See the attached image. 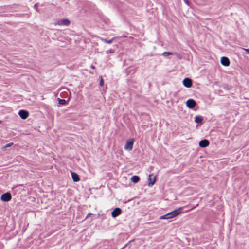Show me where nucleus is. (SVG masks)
<instances>
[{
    "label": "nucleus",
    "instance_id": "21",
    "mask_svg": "<svg viewBox=\"0 0 249 249\" xmlns=\"http://www.w3.org/2000/svg\"><path fill=\"white\" fill-rule=\"evenodd\" d=\"M105 215V213H102L101 212L99 213L97 215V218H99L101 216H104Z\"/></svg>",
    "mask_w": 249,
    "mask_h": 249
},
{
    "label": "nucleus",
    "instance_id": "1",
    "mask_svg": "<svg viewBox=\"0 0 249 249\" xmlns=\"http://www.w3.org/2000/svg\"><path fill=\"white\" fill-rule=\"evenodd\" d=\"M134 142V139H129L127 140L124 147V149L128 151L131 150L133 148Z\"/></svg>",
    "mask_w": 249,
    "mask_h": 249
},
{
    "label": "nucleus",
    "instance_id": "20",
    "mask_svg": "<svg viewBox=\"0 0 249 249\" xmlns=\"http://www.w3.org/2000/svg\"><path fill=\"white\" fill-rule=\"evenodd\" d=\"M99 85L100 86H103L104 85V80L102 77H101V79L99 82Z\"/></svg>",
    "mask_w": 249,
    "mask_h": 249
},
{
    "label": "nucleus",
    "instance_id": "2",
    "mask_svg": "<svg viewBox=\"0 0 249 249\" xmlns=\"http://www.w3.org/2000/svg\"><path fill=\"white\" fill-rule=\"evenodd\" d=\"M12 196L9 192H6L3 194L1 196L0 199L3 202H8L11 200Z\"/></svg>",
    "mask_w": 249,
    "mask_h": 249
},
{
    "label": "nucleus",
    "instance_id": "23",
    "mask_svg": "<svg viewBox=\"0 0 249 249\" xmlns=\"http://www.w3.org/2000/svg\"><path fill=\"white\" fill-rule=\"evenodd\" d=\"M89 216H95V214H93V213H89L87 214V215L86 216L85 219H86L87 218H88Z\"/></svg>",
    "mask_w": 249,
    "mask_h": 249
},
{
    "label": "nucleus",
    "instance_id": "31",
    "mask_svg": "<svg viewBox=\"0 0 249 249\" xmlns=\"http://www.w3.org/2000/svg\"><path fill=\"white\" fill-rule=\"evenodd\" d=\"M2 122V121L1 120H0V123H1Z\"/></svg>",
    "mask_w": 249,
    "mask_h": 249
},
{
    "label": "nucleus",
    "instance_id": "7",
    "mask_svg": "<svg viewBox=\"0 0 249 249\" xmlns=\"http://www.w3.org/2000/svg\"><path fill=\"white\" fill-rule=\"evenodd\" d=\"M70 24V21L68 19H63L59 20L56 24L60 26H68Z\"/></svg>",
    "mask_w": 249,
    "mask_h": 249
},
{
    "label": "nucleus",
    "instance_id": "19",
    "mask_svg": "<svg viewBox=\"0 0 249 249\" xmlns=\"http://www.w3.org/2000/svg\"><path fill=\"white\" fill-rule=\"evenodd\" d=\"M115 52V50L114 49H109V50H106V53L107 54H108V53H114Z\"/></svg>",
    "mask_w": 249,
    "mask_h": 249
},
{
    "label": "nucleus",
    "instance_id": "8",
    "mask_svg": "<svg viewBox=\"0 0 249 249\" xmlns=\"http://www.w3.org/2000/svg\"><path fill=\"white\" fill-rule=\"evenodd\" d=\"M220 61L221 64L224 66H229L230 64L229 59L226 56H222Z\"/></svg>",
    "mask_w": 249,
    "mask_h": 249
},
{
    "label": "nucleus",
    "instance_id": "18",
    "mask_svg": "<svg viewBox=\"0 0 249 249\" xmlns=\"http://www.w3.org/2000/svg\"><path fill=\"white\" fill-rule=\"evenodd\" d=\"M113 38L111 39H103V41L107 43L111 44L113 42Z\"/></svg>",
    "mask_w": 249,
    "mask_h": 249
},
{
    "label": "nucleus",
    "instance_id": "28",
    "mask_svg": "<svg viewBox=\"0 0 249 249\" xmlns=\"http://www.w3.org/2000/svg\"><path fill=\"white\" fill-rule=\"evenodd\" d=\"M90 68H91V69H94L95 68V67L94 65H91L90 66Z\"/></svg>",
    "mask_w": 249,
    "mask_h": 249
},
{
    "label": "nucleus",
    "instance_id": "13",
    "mask_svg": "<svg viewBox=\"0 0 249 249\" xmlns=\"http://www.w3.org/2000/svg\"><path fill=\"white\" fill-rule=\"evenodd\" d=\"M173 218L170 212L167 214L160 216V219H169Z\"/></svg>",
    "mask_w": 249,
    "mask_h": 249
},
{
    "label": "nucleus",
    "instance_id": "30",
    "mask_svg": "<svg viewBox=\"0 0 249 249\" xmlns=\"http://www.w3.org/2000/svg\"><path fill=\"white\" fill-rule=\"evenodd\" d=\"M105 219V217H104L103 218V219L104 220V219Z\"/></svg>",
    "mask_w": 249,
    "mask_h": 249
},
{
    "label": "nucleus",
    "instance_id": "15",
    "mask_svg": "<svg viewBox=\"0 0 249 249\" xmlns=\"http://www.w3.org/2000/svg\"><path fill=\"white\" fill-rule=\"evenodd\" d=\"M139 180H140L139 177L138 176H136V175L133 176L131 178V181L134 183H136L138 182Z\"/></svg>",
    "mask_w": 249,
    "mask_h": 249
},
{
    "label": "nucleus",
    "instance_id": "29",
    "mask_svg": "<svg viewBox=\"0 0 249 249\" xmlns=\"http://www.w3.org/2000/svg\"><path fill=\"white\" fill-rule=\"evenodd\" d=\"M127 244H125L123 247L121 248L120 249H124V248L127 246Z\"/></svg>",
    "mask_w": 249,
    "mask_h": 249
},
{
    "label": "nucleus",
    "instance_id": "25",
    "mask_svg": "<svg viewBox=\"0 0 249 249\" xmlns=\"http://www.w3.org/2000/svg\"><path fill=\"white\" fill-rule=\"evenodd\" d=\"M92 216V218L91 219V221L96 219V218H97V216H96V215L95 214V216Z\"/></svg>",
    "mask_w": 249,
    "mask_h": 249
},
{
    "label": "nucleus",
    "instance_id": "6",
    "mask_svg": "<svg viewBox=\"0 0 249 249\" xmlns=\"http://www.w3.org/2000/svg\"><path fill=\"white\" fill-rule=\"evenodd\" d=\"M18 115L22 119H26L29 116V112L26 110H20L18 112Z\"/></svg>",
    "mask_w": 249,
    "mask_h": 249
},
{
    "label": "nucleus",
    "instance_id": "11",
    "mask_svg": "<svg viewBox=\"0 0 249 249\" xmlns=\"http://www.w3.org/2000/svg\"><path fill=\"white\" fill-rule=\"evenodd\" d=\"M71 174L72 179L74 182H77L80 180V177L76 173L71 171Z\"/></svg>",
    "mask_w": 249,
    "mask_h": 249
},
{
    "label": "nucleus",
    "instance_id": "27",
    "mask_svg": "<svg viewBox=\"0 0 249 249\" xmlns=\"http://www.w3.org/2000/svg\"><path fill=\"white\" fill-rule=\"evenodd\" d=\"M37 3H36V4H35V5L34 6V8H35L36 11L37 10Z\"/></svg>",
    "mask_w": 249,
    "mask_h": 249
},
{
    "label": "nucleus",
    "instance_id": "16",
    "mask_svg": "<svg viewBox=\"0 0 249 249\" xmlns=\"http://www.w3.org/2000/svg\"><path fill=\"white\" fill-rule=\"evenodd\" d=\"M58 103L60 105H65L66 104V101L63 99L58 98Z\"/></svg>",
    "mask_w": 249,
    "mask_h": 249
},
{
    "label": "nucleus",
    "instance_id": "26",
    "mask_svg": "<svg viewBox=\"0 0 249 249\" xmlns=\"http://www.w3.org/2000/svg\"><path fill=\"white\" fill-rule=\"evenodd\" d=\"M185 3L187 4L188 5H189V1L187 0H184Z\"/></svg>",
    "mask_w": 249,
    "mask_h": 249
},
{
    "label": "nucleus",
    "instance_id": "10",
    "mask_svg": "<svg viewBox=\"0 0 249 249\" xmlns=\"http://www.w3.org/2000/svg\"><path fill=\"white\" fill-rule=\"evenodd\" d=\"M181 210H182V208L180 207L178 209H177L174 210L172 211V212H171L170 213H171L172 218H174L176 216L179 215L181 212Z\"/></svg>",
    "mask_w": 249,
    "mask_h": 249
},
{
    "label": "nucleus",
    "instance_id": "14",
    "mask_svg": "<svg viewBox=\"0 0 249 249\" xmlns=\"http://www.w3.org/2000/svg\"><path fill=\"white\" fill-rule=\"evenodd\" d=\"M203 117L201 116L197 115L195 117V122L198 124L202 123Z\"/></svg>",
    "mask_w": 249,
    "mask_h": 249
},
{
    "label": "nucleus",
    "instance_id": "17",
    "mask_svg": "<svg viewBox=\"0 0 249 249\" xmlns=\"http://www.w3.org/2000/svg\"><path fill=\"white\" fill-rule=\"evenodd\" d=\"M172 54H173V53L171 52H164L162 53V55L164 57H166L168 55H172Z\"/></svg>",
    "mask_w": 249,
    "mask_h": 249
},
{
    "label": "nucleus",
    "instance_id": "3",
    "mask_svg": "<svg viewBox=\"0 0 249 249\" xmlns=\"http://www.w3.org/2000/svg\"><path fill=\"white\" fill-rule=\"evenodd\" d=\"M186 105L190 109H193L196 106V102L193 99H189L186 102Z\"/></svg>",
    "mask_w": 249,
    "mask_h": 249
},
{
    "label": "nucleus",
    "instance_id": "24",
    "mask_svg": "<svg viewBox=\"0 0 249 249\" xmlns=\"http://www.w3.org/2000/svg\"><path fill=\"white\" fill-rule=\"evenodd\" d=\"M243 49L249 54V49L243 48Z\"/></svg>",
    "mask_w": 249,
    "mask_h": 249
},
{
    "label": "nucleus",
    "instance_id": "22",
    "mask_svg": "<svg viewBox=\"0 0 249 249\" xmlns=\"http://www.w3.org/2000/svg\"><path fill=\"white\" fill-rule=\"evenodd\" d=\"M13 145V142H10L9 143H7L6 144L5 146H4V148H7V147H9L10 146H11L12 145Z\"/></svg>",
    "mask_w": 249,
    "mask_h": 249
},
{
    "label": "nucleus",
    "instance_id": "5",
    "mask_svg": "<svg viewBox=\"0 0 249 249\" xmlns=\"http://www.w3.org/2000/svg\"><path fill=\"white\" fill-rule=\"evenodd\" d=\"M122 213V210L119 207L115 208L111 212V216L113 218H116Z\"/></svg>",
    "mask_w": 249,
    "mask_h": 249
},
{
    "label": "nucleus",
    "instance_id": "12",
    "mask_svg": "<svg viewBox=\"0 0 249 249\" xmlns=\"http://www.w3.org/2000/svg\"><path fill=\"white\" fill-rule=\"evenodd\" d=\"M152 176H153L152 174H150L149 175L148 184L149 186H152L155 184V183L156 182V176H155L154 177L153 179L151 178Z\"/></svg>",
    "mask_w": 249,
    "mask_h": 249
},
{
    "label": "nucleus",
    "instance_id": "4",
    "mask_svg": "<svg viewBox=\"0 0 249 249\" xmlns=\"http://www.w3.org/2000/svg\"><path fill=\"white\" fill-rule=\"evenodd\" d=\"M183 85L187 88H191L192 86V80L190 78L186 77L183 80Z\"/></svg>",
    "mask_w": 249,
    "mask_h": 249
},
{
    "label": "nucleus",
    "instance_id": "9",
    "mask_svg": "<svg viewBox=\"0 0 249 249\" xmlns=\"http://www.w3.org/2000/svg\"><path fill=\"white\" fill-rule=\"evenodd\" d=\"M209 141L207 139L201 140L199 142V146L202 148H205L209 145Z\"/></svg>",
    "mask_w": 249,
    "mask_h": 249
}]
</instances>
